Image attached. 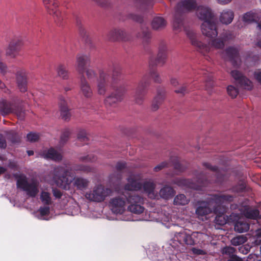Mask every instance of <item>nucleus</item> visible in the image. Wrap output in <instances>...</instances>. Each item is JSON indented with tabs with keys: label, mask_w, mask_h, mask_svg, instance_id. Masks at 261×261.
Returning a JSON list of instances; mask_svg holds the SVG:
<instances>
[{
	"label": "nucleus",
	"mask_w": 261,
	"mask_h": 261,
	"mask_svg": "<svg viewBox=\"0 0 261 261\" xmlns=\"http://www.w3.org/2000/svg\"><path fill=\"white\" fill-rule=\"evenodd\" d=\"M79 160L85 162H93L96 161L95 156L92 154L81 156L79 158Z\"/></svg>",
	"instance_id": "obj_44"
},
{
	"label": "nucleus",
	"mask_w": 261,
	"mask_h": 261,
	"mask_svg": "<svg viewBox=\"0 0 261 261\" xmlns=\"http://www.w3.org/2000/svg\"><path fill=\"white\" fill-rule=\"evenodd\" d=\"M8 137L12 143L18 142L20 140V137L14 130H10L9 133Z\"/></svg>",
	"instance_id": "obj_40"
},
{
	"label": "nucleus",
	"mask_w": 261,
	"mask_h": 261,
	"mask_svg": "<svg viewBox=\"0 0 261 261\" xmlns=\"http://www.w3.org/2000/svg\"><path fill=\"white\" fill-rule=\"evenodd\" d=\"M49 214V207L48 206L41 207L38 211L34 214L35 217L39 219L47 220Z\"/></svg>",
	"instance_id": "obj_30"
},
{
	"label": "nucleus",
	"mask_w": 261,
	"mask_h": 261,
	"mask_svg": "<svg viewBox=\"0 0 261 261\" xmlns=\"http://www.w3.org/2000/svg\"><path fill=\"white\" fill-rule=\"evenodd\" d=\"M59 107L61 116L62 118L65 120H67L69 119L70 117V113L67 106V103L64 99H61L59 103Z\"/></svg>",
	"instance_id": "obj_28"
},
{
	"label": "nucleus",
	"mask_w": 261,
	"mask_h": 261,
	"mask_svg": "<svg viewBox=\"0 0 261 261\" xmlns=\"http://www.w3.org/2000/svg\"><path fill=\"white\" fill-rule=\"evenodd\" d=\"M189 200L184 194L177 195L174 199V204L175 205H184L189 202Z\"/></svg>",
	"instance_id": "obj_35"
},
{
	"label": "nucleus",
	"mask_w": 261,
	"mask_h": 261,
	"mask_svg": "<svg viewBox=\"0 0 261 261\" xmlns=\"http://www.w3.org/2000/svg\"><path fill=\"white\" fill-rule=\"evenodd\" d=\"M166 24L165 20L161 17H155L152 22V28L155 30L162 29L164 28Z\"/></svg>",
	"instance_id": "obj_33"
},
{
	"label": "nucleus",
	"mask_w": 261,
	"mask_h": 261,
	"mask_svg": "<svg viewBox=\"0 0 261 261\" xmlns=\"http://www.w3.org/2000/svg\"><path fill=\"white\" fill-rule=\"evenodd\" d=\"M197 182V183L196 184L191 182L189 179H177L175 180L174 183L179 186H187L191 189L199 190L201 189L200 187L202 186L201 185L204 184L203 183V181L200 179H198Z\"/></svg>",
	"instance_id": "obj_21"
},
{
	"label": "nucleus",
	"mask_w": 261,
	"mask_h": 261,
	"mask_svg": "<svg viewBox=\"0 0 261 261\" xmlns=\"http://www.w3.org/2000/svg\"><path fill=\"white\" fill-rule=\"evenodd\" d=\"M58 75L63 79H67L68 77V71L65 66L63 64H59L56 68Z\"/></svg>",
	"instance_id": "obj_34"
},
{
	"label": "nucleus",
	"mask_w": 261,
	"mask_h": 261,
	"mask_svg": "<svg viewBox=\"0 0 261 261\" xmlns=\"http://www.w3.org/2000/svg\"><path fill=\"white\" fill-rule=\"evenodd\" d=\"M201 29L202 34L208 38H213L218 35L216 23L214 19L203 22Z\"/></svg>",
	"instance_id": "obj_13"
},
{
	"label": "nucleus",
	"mask_w": 261,
	"mask_h": 261,
	"mask_svg": "<svg viewBox=\"0 0 261 261\" xmlns=\"http://www.w3.org/2000/svg\"><path fill=\"white\" fill-rule=\"evenodd\" d=\"M42 2L47 12L55 19H58L61 17V12L57 9L58 5L56 0H42Z\"/></svg>",
	"instance_id": "obj_16"
},
{
	"label": "nucleus",
	"mask_w": 261,
	"mask_h": 261,
	"mask_svg": "<svg viewBox=\"0 0 261 261\" xmlns=\"http://www.w3.org/2000/svg\"><path fill=\"white\" fill-rule=\"evenodd\" d=\"M124 32L120 29H115L111 30L109 34V37L112 40L122 39L124 36Z\"/></svg>",
	"instance_id": "obj_32"
},
{
	"label": "nucleus",
	"mask_w": 261,
	"mask_h": 261,
	"mask_svg": "<svg viewBox=\"0 0 261 261\" xmlns=\"http://www.w3.org/2000/svg\"><path fill=\"white\" fill-rule=\"evenodd\" d=\"M187 35L191 40L193 45L197 47L200 51L202 53H210L213 50L214 48H222L224 46V41L228 39V37L217 38L209 42L207 44H204L202 43L200 40L199 36L193 31H189Z\"/></svg>",
	"instance_id": "obj_4"
},
{
	"label": "nucleus",
	"mask_w": 261,
	"mask_h": 261,
	"mask_svg": "<svg viewBox=\"0 0 261 261\" xmlns=\"http://www.w3.org/2000/svg\"><path fill=\"white\" fill-rule=\"evenodd\" d=\"M121 220L123 221H134L130 214L122 215Z\"/></svg>",
	"instance_id": "obj_59"
},
{
	"label": "nucleus",
	"mask_w": 261,
	"mask_h": 261,
	"mask_svg": "<svg viewBox=\"0 0 261 261\" xmlns=\"http://www.w3.org/2000/svg\"><path fill=\"white\" fill-rule=\"evenodd\" d=\"M168 163L166 162H163L160 164L156 165L155 167H154L153 170L155 172H158L163 168H165L167 166Z\"/></svg>",
	"instance_id": "obj_51"
},
{
	"label": "nucleus",
	"mask_w": 261,
	"mask_h": 261,
	"mask_svg": "<svg viewBox=\"0 0 261 261\" xmlns=\"http://www.w3.org/2000/svg\"><path fill=\"white\" fill-rule=\"evenodd\" d=\"M108 74L103 70L99 71V77L97 81L96 89L97 93L100 95H104L107 91V83Z\"/></svg>",
	"instance_id": "obj_17"
},
{
	"label": "nucleus",
	"mask_w": 261,
	"mask_h": 261,
	"mask_svg": "<svg viewBox=\"0 0 261 261\" xmlns=\"http://www.w3.org/2000/svg\"><path fill=\"white\" fill-rule=\"evenodd\" d=\"M171 84L173 86H176L177 85H178V81H177L176 79H175V78H172L171 79Z\"/></svg>",
	"instance_id": "obj_64"
},
{
	"label": "nucleus",
	"mask_w": 261,
	"mask_h": 261,
	"mask_svg": "<svg viewBox=\"0 0 261 261\" xmlns=\"http://www.w3.org/2000/svg\"><path fill=\"white\" fill-rule=\"evenodd\" d=\"M227 90L228 95L232 98H235L238 94V89L231 85L227 87Z\"/></svg>",
	"instance_id": "obj_41"
},
{
	"label": "nucleus",
	"mask_w": 261,
	"mask_h": 261,
	"mask_svg": "<svg viewBox=\"0 0 261 261\" xmlns=\"http://www.w3.org/2000/svg\"><path fill=\"white\" fill-rule=\"evenodd\" d=\"M207 236L203 233L199 232H194L191 234L188 233L186 231L183 230L178 233H176L174 235L173 240L178 242L180 244H186L187 245H193L197 240H195V238L197 239H205Z\"/></svg>",
	"instance_id": "obj_8"
},
{
	"label": "nucleus",
	"mask_w": 261,
	"mask_h": 261,
	"mask_svg": "<svg viewBox=\"0 0 261 261\" xmlns=\"http://www.w3.org/2000/svg\"><path fill=\"white\" fill-rule=\"evenodd\" d=\"M70 135V132L68 129L65 130L61 137V143H65L68 139L69 136Z\"/></svg>",
	"instance_id": "obj_48"
},
{
	"label": "nucleus",
	"mask_w": 261,
	"mask_h": 261,
	"mask_svg": "<svg viewBox=\"0 0 261 261\" xmlns=\"http://www.w3.org/2000/svg\"><path fill=\"white\" fill-rule=\"evenodd\" d=\"M27 140L30 142H36L39 139V135L36 133H30L27 135Z\"/></svg>",
	"instance_id": "obj_45"
},
{
	"label": "nucleus",
	"mask_w": 261,
	"mask_h": 261,
	"mask_svg": "<svg viewBox=\"0 0 261 261\" xmlns=\"http://www.w3.org/2000/svg\"><path fill=\"white\" fill-rule=\"evenodd\" d=\"M196 15L199 19L203 22L212 20L215 17L214 13L211 8L206 5L197 6L196 9Z\"/></svg>",
	"instance_id": "obj_12"
},
{
	"label": "nucleus",
	"mask_w": 261,
	"mask_h": 261,
	"mask_svg": "<svg viewBox=\"0 0 261 261\" xmlns=\"http://www.w3.org/2000/svg\"><path fill=\"white\" fill-rule=\"evenodd\" d=\"M53 193L54 196L56 198H61V197L62 196L61 192L59 190L53 189Z\"/></svg>",
	"instance_id": "obj_57"
},
{
	"label": "nucleus",
	"mask_w": 261,
	"mask_h": 261,
	"mask_svg": "<svg viewBox=\"0 0 261 261\" xmlns=\"http://www.w3.org/2000/svg\"><path fill=\"white\" fill-rule=\"evenodd\" d=\"M241 214L246 218L257 219L259 216V211L256 209H252L247 206H244L241 211Z\"/></svg>",
	"instance_id": "obj_27"
},
{
	"label": "nucleus",
	"mask_w": 261,
	"mask_h": 261,
	"mask_svg": "<svg viewBox=\"0 0 261 261\" xmlns=\"http://www.w3.org/2000/svg\"><path fill=\"white\" fill-rule=\"evenodd\" d=\"M111 193V190L109 188H105L101 185H98L93 189L85 193V197L87 199L96 202L103 201Z\"/></svg>",
	"instance_id": "obj_7"
},
{
	"label": "nucleus",
	"mask_w": 261,
	"mask_h": 261,
	"mask_svg": "<svg viewBox=\"0 0 261 261\" xmlns=\"http://www.w3.org/2000/svg\"><path fill=\"white\" fill-rule=\"evenodd\" d=\"M124 91H117L112 93L106 98V103L112 105L122 100Z\"/></svg>",
	"instance_id": "obj_22"
},
{
	"label": "nucleus",
	"mask_w": 261,
	"mask_h": 261,
	"mask_svg": "<svg viewBox=\"0 0 261 261\" xmlns=\"http://www.w3.org/2000/svg\"><path fill=\"white\" fill-rule=\"evenodd\" d=\"M233 197L229 195L223 194L211 195L206 201H201L197 208L196 213L198 218L203 220V217L212 212L217 213L218 207L226 202L231 201Z\"/></svg>",
	"instance_id": "obj_3"
},
{
	"label": "nucleus",
	"mask_w": 261,
	"mask_h": 261,
	"mask_svg": "<svg viewBox=\"0 0 261 261\" xmlns=\"http://www.w3.org/2000/svg\"><path fill=\"white\" fill-rule=\"evenodd\" d=\"M174 167L176 170L175 174H178L181 172H182L185 169V168L184 166H181V164L177 162H176L174 163Z\"/></svg>",
	"instance_id": "obj_49"
},
{
	"label": "nucleus",
	"mask_w": 261,
	"mask_h": 261,
	"mask_svg": "<svg viewBox=\"0 0 261 261\" xmlns=\"http://www.w3.org/2000/svg\"><path fill=\"white\" fill-rule=\"evenodd\" d=\"M215 220L217 223L219 225H224L226 223V220L223 215H218L216 217Z\"/></svg>",
	"instance_id": "obj_47"
},
{
	"label": "nucleus",
	"mask_w": 261,
	"mask_h": 261,
	"mask_svg": "<svg viewBox=\"0 0 261 261\" xmlns=\"http://www.w3.org/2000/svg\"><path fill=\"white\" fill-rule=\"evenodd\" d=\"M15 108V106L14 104L7 102L3 99L0 100V113L2 115H5L10 113H14L19 119H23L24 117V111L21 109L16 110Z\"/></svg>",
	"instance_id": "obj_11"
},
{
	"label": "nucleus",
	"mask_w": 261,
	"mask_h": 261,
	"mask_svg": "<svg viewBox=\"0 0 261 261\" xmlns=\"http://www.w3.org/2000/svg\"><path fill=\"white\" fill-rule=\"evenodd\" d=\"M166 45H162L159 48V51L158 55V62H163L166 58V52L167 51Z\"/></svg>",
	"instance_id": "obj_37"
},
{
	"label": "nucleus",
	"mask_w": 261,
	"mask_h": 261,
	"mask_svg": "<svg viewBox=\"0 0 261 261\" xmlns=\"http://www.w3.org/2000/svg\"><path fill=\"white\" fill-rule=\"evenodd\" d=\"M186 91V88L185 87L182 86L180 89L175 90V92L177 93L184 94Z\"/></svg>",
	"instance_id": "obj_62"
},
{
	"label": "nucleus",
	"mask_w": 261,
	"mask_h": 261,
	"mask_svg": "<svg viewBox=\"0 0 261 261\" xmlns=\"http://www.w3.org/2000/svg\"><path fill=\"white\" fill-rule=\"evenodd\" d=\"M155 184L150 179L145 181L142 185L138 176H131L128 178L127 184L125 186L122 193L110 199V208L114 214L123 215L127 212L129 191L141 190L149 198L155 199L158 197V193L155 191Z\"/></svg>",
	"instance_id": "obj_1"
},
{
	"label": "nucleus",
	"mask_w": 261,
	"mask_h": 261,
	"mask_svg": "<svg viewBox=\"0 0 261 261\" xmlns=\"http://www.w3.org/2000/svg\"><path fill=\"white\" fill-rule=\"evenodd\" d=\"M260 12L259 11L253 10L247 12L243 16V20L246 23H250L259 20Z\"/></svg>",
	"instance_id": "obj_25"
},
{
	"label": "nucleus",
	"mask_w": 261,
	"mask_h": 261,
	"mask_svg": "<svg viewBox=\"0 0 261 261\" xmlns=\"http://www.w3.org/2000/svg\"><path fill=\"white\" fill-rule=\"evenodd\" d=\"M128 196V211L136 214H140L143 213L144 210V207L142 206L143 199L141 197L136 195L133 192H130Z\"/></svg>",
	"instance_id": "obj_9"
},
{
	"label": "nucleus",
	"mask_w": 261,
	"mask_h": 261,
	"mask_svg": "<svg viewBox=\"0 0 261 261\" xmlns=\"http://www.w3.org/2000/svg\"><path fill=\"white\" fill-rule=\"evenodd\" d=\"M192 251L194 254L196 255H204L206 253L205 250L196 248H193Z\"/></svg>",
	"instance_id": "obj_54"
},
{
	"label": "nucleus",
	"mask_w": 261,
	"mask_h": 261,
	"mask_svg": "<svg viewBox=\"0 0 261 261\" xmlns=\"http://www.w3.org/2000/svg\"><path fill=\"white\" fill-rule=\"evenodd\" d=\"M227 261H243V260L237 255H232Z\"/></svg>",
	"instance_id": "obj_61"
},
{
	"label": "nucleus",
	"mask_w": 261,
	"mask_h": 261,
	"mask_svg": "<svg viewBox=\"0 0 261 261\" xmlns=\"http://www.w3.org/2000/svg\"><path fill=\"white\" fill-rule=\"evenodd\" d=\"M231 74L236 83L241 87L248 90L252 89L253 87L252 83L248 79L244 76L239 71L232 70L231 72Z\"/></svg>",
	"instance_id": "obj_15"
},
{
	"label": "nucleus",
	"mask_w": 261,
	"mask_h": 261,
	"mask_svg": "<svg viewBox=\"0 0 261 261\" xmlns=\"http://www.w3.org/2000/svg\"><path fill=\"white\" fill-rule=\"evenodd\" d=\"M249 229V224L246 221L242 220L240 218L234 225V230L239 233H243L248 231Z\"/></svg>",
	"instance_id": "obj_29"
},
{
	"label": "nucleus",
	"mask_w": 261,
	"mask_h": 261,
	"mask_svg": "<svg viewBox=\"0 0 261 261\" xmlns=\"http://www.w3.org/2000/svg\"><path fill=\"white\" fill-rule=\"evenodd\" d=\"M77 140L79 141L86 143L88 140L87 134L85 130H81L77 135Z\"/></svg>",
	"instance_id": "obj_43"
},
{
	"label": "nucleus",
	"mask_w": 261,
	"mask_h": 261,
	"mask_svg": "<svg viewBox=\"0 0 261 261\" xmlns=\"http://www.w3.org/2000/svg\"><path fill=\"white\" fill-rule=\"evenodd\" d=\"M86 75L88 79L92 80L96 76L95 72L92 69H87L86 71Z\"/></svg>",
	"instance_id": "obj_50"
},
{
	"label": "nucleus",
	"mask_w": 261,
	"mask_h": 261,
	"mask_svg": "<svg viewBox=\"0 0 261 261\" xmlns=\"http://www.w3.org/2000/svg\"><path fill=\"white\" fill-rule=\"evenodd\" d=\"M21 41L18 37L12 38L5 49V56L10 59H16L19 56Z\"/></svg>",
	"instance_id": "obj_10"
},
{
	"label": "nucleus",
	"mask_w": 261,
	"mask_h": 261,
	"mask_svg": "<svg viewBox=\"0 0 261 261\" xmlns=\"http://www.w3.org/2000/svg\"><path fill=\"white\" fill-rule=\"evenodd\" d=\"M148 85V82L145 79L142 80L139 83L136 89L134 95L135 101L138 104H141L145 94V90Z\"/></svg>",
	"instance_id": "obj_19"
},
{
	"label": "nucleus",
	"mask_w": 261,
	"mask_h": 261,
	"mask_svg": "<svg viewBox=\"0 0 261 261\" xmlns=\"http://www.w3.org/2000/svg\"><path fill=\"white\" fill-rule=\"evenodd\" d=\"M16 79L18 87L20 91L22 92L26 91L27 81L25 71L22 70L19 71L17 73Z\"/></svg>",
	"instance_id": "obj_23"
},
{
	"label": "nucleus",
	"mask_w": 261,
	"mask_h": 261,
	"mask_svg": "<svg viewBox=\"0 0 261 261\" xmlns=\"http://www.w3.org/2000/svg\"><path fill=\"white\" fill-rule=\"evenodd\" d=\"M6 146V143L2 135H0V147L1 148H5Z\"/></svg>",
	"instance_id": "obj_60"
},
{
	"label": "nucleus",
	"mask_w": 261,
	"mask_h": 261,
	"mask_svg": "<svg viewBox=\"0 0 261 261\" xmlns=\"http://www.w3.org/2000/svg\"><path fill=\"white\" fill-rule=\"evenodd\" d=\"M221 56L224 59L230 61L235 66L240 65V59L238 55V50L235 47L227 48L222 53Z\"/></svg>",
	"instance_id": "obj_14"
},
{
	"label": "nucleus",
	"mask_w": 261,
	"mask_h": 261,
	"mask_svg": "<svg viewBox=\"0 0 261 261\" xmlns=\"http://www.w3.org/2000/svg\"><path fill=\"white\" fill-rule=\"evenodd\" d=\"M247 241V239L243 236H238L231 239V243L234 246H239L244 244Z\"/></svg>",
	"instance_id": "obj_38"
},
{
	"label": "nucleus",
	"mask_w": 261,
	"mask_h": 261,
	"mask_svg": "<svg viewBox=\"0 0 261 261\" xmlns=\"http://www.w3.org/2000/svg\"><path fill=\"white\" fill-rule=\"evenodd\" d=\"M73 170L76 172L87 173L91 170V168L88 166L78 164L73 167Z\"/></svg>",
	"instance_id": "obj_39"
},
{
	"label": "nucleus",
	"mask_w": 261,
	"mask_h": 261,
	"mask_svg": "<svg viewBox=\"0 0 261 261\" xmlns=\"http://www.w3.org/2000/svg\"><path fill=\"white\" fill-rule=\"evenodd\" d=\"M160 99L158 100V97H156L154 98V101L152 102V109L153 111L156 110L159 106V103H160V101H161V99L160 98Z\"/></svg>",
	"instance_id": "obj_53"
},
{
	"label": "nucleus",
	"mask_w": 261,
	"mask_h": 261,
	"mask_svg": "<svg viewBox=\"0 0 261 261\" xmlns=\"http://www.w3.org/2000/svg\"><path fill=\"white\" fill-rule=\"evenodd\" d=\"M235 249L234 248L231 247H226L222 249V253L223 254H226L228 255L230 258L234 255Z\"/></svg>",
	"instance_id": "obj_42"
},
{
	"label": "nucleus",
	"mask_w": 261,
	"mask_h": 261,
	"mask_svg": "<svg viewBox=\"0 0 261 261\" xmlns=\"http://www.w3.org/2000/svg\"><path fill=\"white\" fill-rule=\"evenodd\" d=\"M40 199L42 202L46 205H49L51 203L50 194L45 191H42L40 195Z\"/></svg>",
	"instance_id": "obj_36"
},
{
	"label": "nucleus",
	"mask_w": 261,
	"mask_h": 261,
	"mask_svg": "<svg viewBox=\"0 0 261 261\" xmlns=\"http://www.w3.org/2000/svg\"><path fill=\"white\" fill-rule=\"evenodd\" d=\"M76 70L79 73L83 74L85 66L90 62V58L89 55L79 54L76 58Z\"/></svg>",
	"instance_id": "obj_20"
},
{
	"label": "nucleus",
	"mask_w": 261,
	"mask_h": 261,
	"mask_svg": "<svg viewBox=\"0 0 261 261\" xmlns=\"http://www.w3.org/2000/svg\"><path fill=\"white\" fill-rule=\"evenodd\" d=\"M151 76L156 82H159L161 81L158 73L156 72H153L151 74Z\"/></svg>",
	"instance_id": "obj_58"
},
{
	"label": "nucleus",
	"mask_w": 261,
	"mask_h": 261,
	"mask_svg": "<svg viewBox=\"0 0 261 261\" xmlns=\"http://www.w3.org/2000/svg\"><path fill=\"white\" fill-rule=\"evenodd\" d=\"M0 70L2 73H6L7 70V66L3 62V60L0 61Z\"/></svg>",
	"instance_id": "obj_55"
},
{
	"label": "nucleus",
	"mask_w": 261,
	"mask_h": 261,
	"mask_svg": "<svg viewBox=\"0 0 261 261\" xmlns=\"http://www.w3.org/2000/svg\"><path fill=\"white\" fill-rule=\"evenodd\" d=\"M233 18V12L230 9H225L220 13L219 20L222 23L228 24L232 21Z\"/></svg>",
	"instance_id": "obj_24"
},
{
	"label": "nucleus",
	"mask_w": 261,
	"mask_h": 261,
	"mask_svg": "<svg viewBox=\"0 0 261 261\" xmlns=\"http://www.w3.org/2000/svg\"><path fill=\"white\" fill-rule=\"evenodd\" d=\"M14 176L17 179V186L27 193L31 197H35L39 192V182L36 180H27L25 175L22 174H15Z\"/></svg>",
	"instance_id": "obj_5"
},
{
	"label": "nucleus",
	"mask_w": 261,
	"mask_h": 261,
	"mask_svg": "<svg viewBox=\"0 0 261 261\" xmlns=\"http://www.w3.org/2000/svg\"><path fill=\"white\" fill-rule=\"evenodd\" d=\"M72 169L68 164H63L56 167L50 173L47 181L51 185H56L65 190H69L73 181V185L79 190H84L89 185V181L81 177H74V175L71 172Z\"/></svg>",
	"instance_id": "obj_2"
},
{
	"label": "nucleus",
	"mask_w": 261,
	"mask_h": 261,
	"mask_svg": "<svg viewBox=\"0 0 261 261\" xmlns=\"http://www.w3.org/2000/svg\"><path fill=\"white\" fill-rule=\"evenodd\" d=\"M40 156L55 161H59L62 159L61 153L53 148L44 149L40 153Z\"/></svg>",
	"instance_id": "obj_18"
},
{
	"label": "nucleus",
	"mask_w": 261,
	"mask_h": 261,
	"mask_svg": "<svg viewBox=\"0 0 261 261\" xmlns=\"http://www.w3.org/2000/svg\"><path fill=\"white\" fill-rule=\"evenodd\" d=\"M81 93L86 97H90L93 94L92 90L84 77L81 80Z\"/></svg>",
	"instance_id": "obj_26"
},
{
	"label": "nucleus",
	"mask_w": 261,
	"mask_h": 261,
	"mask_svg": "<svg viewBox=\"0 0 261 261\" xmlns=\"http://www.w3.org/2000/svg\"><path fill=\"white\" fill-rule=\"evenodd\" d=\"M174 194V190L170 187L165 186L161 189L159 192L160 196L165 199L172 197Z\"/></svg>",
	"instance_id": "obj_31"
},
{
	"label": "nucleus",
	"mask_w": 261,
	"mask_h": 261,
	"mask_svg": "<svg viewBox=\"0 0 261 261\" xmlns=\"http://www.w3.org/2000/svg\"><path fill=\"white\" fill-rule=\"evenodd\" d=\"M126 167L125 162H118L116 165V169L117 171H121L124 169Z\"/></svg>",
	"instance_id": "obj_52"
},
{
	"label": "nucleus",
	"mask_w": 261,
	"mask_h": 261,
	"mask_svg": "<svg viewBox=\"0 0 261 261\" xmlns=\"http://www.w3.org/2000/svg\"><path fill=\"white\" fill-rule=\"evenodd\" d=\"M247 261H261V256L256 254H250L248 256Z\"/></svg>",
	"instance_id": "obj_46"
},
{
	"label": "nucleus",
	"mask_w": 261,
	"mask_h": 261,
	"mask_svg": "<svg viewBox=\"0 0 261 261\" xmlns=\"http://www.w3.org/2000/svg\"><path fill=\"white\" fill-rule=\"evenodd\" d=\"M232 0H217V2L221 5H226L231 2Z\"/></svg>",
	"instance_id": "obj_63"
},
{
	"label": "nucleus",
	"mask_w": 261,
	"mask_h": 261,
	"mask_svg": "<svg viewBox=\"0 0 261 261\" xmlns=\"http://www.w3.org/2000/svg\"><path fill=\"white\" fill-rule=\"evenodd\" d=\"M255 79L261 84V70L255 71L254 73Z\"/></svg>",
	"instance_id": "obj_56"
},
{
	"label": "nucleus",
	"mask_w": 261,
	"mask_h": 261,
	"mask_svg": "<svg viewBox=\"0 0 261 261\" xmlns=\"http://www.w3.org/2000/svg\"><path fill=\"white\" fill-rule=\"evenodd\" d=\"M197 4L196 0H183L178 3L176 7V14L173 21V27L178 29L182 25V20L176 18V16L181 13L191 12L196 10Z\"/></svg>",
	"instance_id": "obj_6"
}]
</instances>
